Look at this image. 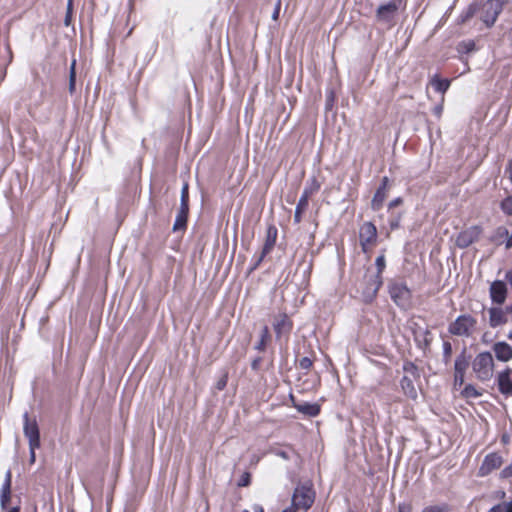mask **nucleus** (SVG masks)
Returning <instances> with one entry per match:
<instances>
[{"instance_id": "26", "label": "nucleus", "mask_w": 512, "mask_h": 512, "mask_svg": "<svg viewBox=\"0 0 512 512\" xmlns=\"http://www.w3.org/2000/svg\"><path fill=\"white\" fill-rule=\"evenodd\" d=\"M76 61L73 60L70 66V75H69V91L73 93L75 91V81H76V72H75Z\"/></svg>"}, {"instance_id": "19", "label": "nucleus", "mask_w": 512, "mask_h": 512, "mask_svg": "<svg viewBox=\"0 0 512 512\" xmlns=\"http://www.w3.org/2000/svg\"><path fill=\"white\" fill-rule=\"evenodd\" d=\"M189 212V206L188 205H180L177 217L175 219V223L173 225V230H181L184 229L187 223V216Z\"/></svg>"}, {"instance_id": "41", "label": "nucleus", "mask_w": 512, "mask_h": 512, "mask_svg": "<svg viewBox=\"0 0 512 512\" xmlns=\"http://www.w3.org/2000/svg\"><path fill=\"white\" fill-rule=\"evenodd\" d=\"M506 172L508 173L509 175V179L511 180L512 182V159L509 161L508 163V166L506 168Z\"/></svg>"}, {"instance_id": "17", "label": "nucleus", "mask_w": 512, "mask_h": 512, "mask_svg": "<svg viewBox=\"0 0 512 512\" xmlns=\"http://www.w3.org/2000/svg\"><path fill=\"white\" fill-rule=\"evenodd\" d=\"M294 407L298 412L310 417H315L320 413V405L317 403H294Z\"/></svg>"}, {"instance_id": "45", "label": "nucleus", "mask_w": 512, "mask_h": 512, "mask_svg": "<svg viewBox=\"0 0 512 512\" xmlns=\"http://www.w3.org/2000/svg\"><path fill=\"white\" fill-rule=\"evenodd\" d=\"M7 512H20V508L19 507H13V508L9 509Z\"/></svg>"}, {"instance_id": "43", "label": "nucleus", "mask_w": 512, "mask_h": 512, "mask_svg": "<svg viewBox=\"0 0 512 512\" xmlns=\"http://www.w3.org/2000/svg\"><path fill=\"white\" fill-rule=\"evenodd\" d=\"M398 512H410V506L408 505H399Z\"/></svg>"}, {"instance_id": "16", "label": "nucleus", "mask_w": 512, "mask_h": 512, "mask_svg": "<svg viewBox=\"0 0 512 512\" xmlns=\"http://www.w3.org/2000/svg\"><path fill=\"white\" fill-rule=\"evenodd\" d=\"M276 239H277V229H276V227L269 226L267 228L266 240H265V243H264V246H263V250H262V254H261L260 260H262V258L266 254L270 253V251L275 246Z\"/></svg>"}, {"instance_id": "25", "label": "nucleus", "mask_w": 512, "mask_h": 512, "mask_svg": "<svg viewBox=\"0 0 512 512\" xmlns=\"http://www.w3.org/2000/svg\"><path fill=\"white\" fill-rule=\"evenodd\" d=\"M461 394L465 398H477L482 395V393L471 384L466 385Z\"/></svg>"}, {"instance_id": "11", "label": "nucleus", "mask_w": 512, "mask_h": 512, "mask_svg": "<svg viewBox=\"0 0 512 512\" xmlns=\"http://www.w3.org/2000/svg\"><path fill=\"white\" fill-rule=\"evenodd\" d=\"M389 293L398 306L404 307L408 304L410 291L405 285L401 283H394L390 286Z\"/></svg>"}, {"instance_id": "44", "label": "nucleus", "mask_w": 512, "mask_h": 512, "mask_svg": "<svg viewBox=\"0 0 512 512\" xmlns=\"http://www.w3.org/2000/svg\"><path fill=\"white\" fill-rule=\"evenodd\" d=\"M444 350L447 355L451 353V345L449 343L444 344Z\"/></svg>"}, {"instance_id": "33", "label": "nucleus", "mask_w": 512, "mask_h": 512, "mask_svg": "<svg viewBox=\"0 0 512 512\" xmlns=\"http://www.w3.org/2000/svg\"><path fill=\"white\" fill-rule=\"evenodd\" d=\"M464 383V374L463 373H457L455 372V375H454V385L457 386H461L463 385Z\"/></svg>"}, {"instance_id": "29", "label": "nucleus", "mask_w": 512, "mask_h": 512, "mask_svg": "<svg viewBox=\"0 0 512 512\" xmlns=\"http://www.w3.org/2000/svg\"><path fill=\"white\" fill-rule=\"evenodd\" d=\"M189 200V192H188V183H184L181 189V203L180 205H188Z\"/></svg>"}, {"instance_id": "5", "label": "nucleus", "mask_w": 512, "mask_h": 512, "mask_svg": "<svg viewBox=\"0 0 512 512\" xmlns=\"http://www.w3.org/2000/svg\"><path fill=\"white\" fill-rule=\"evenodd\" d=\"M508 0H489L483 5L482 20L487 26H492L502 12Z\"/></svg>"}, {"instance_id": "46", "label": "nucleus", "mask_w": 512, "mask_h": 512, "mask_svg": "<svg viewBox=\"0 0 512 512\" xmlns=\"http://www.w3.org/2000/svg\"><path fill=\"white\" fill-rule=\"evenodd\" d=\"M254 512H264L263 508L261 506H256L254 508Z\"/></svg>"}, {"instance_id": "20", "label": "nucleus", "mask_w": 512, "mask_h": 512, "mask_svg": "<svg viewBox=\"0 0 512 512\" xmlns=\"http://www.w3.org/2000/svg\"><path fill=\"white\" fill-rule=\"evenodd\" d=\"M489 316V322L492 327H496L506 322L505 312L501 308H491L489 310Z\"/></svg>"}, {"instance_id": "21", "label": "nucleus", "mask_w": 512, "mask_h": 512, "mask_svg": "<svg viewBox=\"0 0 512 512\" xmlns=\"http://www.w3.org/2000/svg\"><path fill=\"white\" fill-rule=\"evenodd\" d=\"M274 329L278 335L288 333L291 329V322L286 315H280L275 323Z\"/></svg>"}, {"instance_id": "23", "label": "nucleus", "mask_w": 512, "mask_h": 512, "mask_svg": "<svg viewBox=\"0 0 512 512\" xmlns=\"http://www.w3.org/2000/svg\"><path fill=\"white\" fill-rule=\"evenodd\" d=\"M431 84L437 92L445 93L450 86V81L447 79H440L437 76H435L431 80Z\"/></svg>"}, {"instance_id": "38", "label": "nucleus", "mask_w": 512, "mask_h": 512, "mask_svg": "<svg viewBox=\"0 0 512 512\" xmlns=\"http://www.w3.org/2000/svg\"><path fill=\"white\" fill-rule=\"evenodd\" d=\"M71 9H72V0H68L67 15H66V18H65V24L66 25H69Z\"/></svg>"}, {"instance_id": "31", "label": "nucleus", "mask_w": 512, "mask_h": 512, "mask_svg": "<svg viewBox=\"0 0 512 512\" xmlns=\"http://www.w3.org/2000/svg\"><path fill=\"white\" fill-rule=\"evenodd\" d=\"M502 208L505 212L509 213V214H512V196L511 197H508L506 198L503 202H502Z\"/></svg>"}, {"instance_id": "13", "label": "nucleus", "mask_w": 512, "mask_h": 512, "mask_svg": "<svg viewBox=\"0 0 512 512\" xmlns=\"http://www.w3.org/2000/svg\"><path fill=\"white\" fill-rule=\"evenodd\" d=\"M507 288L502 281H495L491 284L490 294L494 302L502 304L506 299Z\"/></svg>"}, {"instance_id": "48", "label": "nucleus", "mask_w": 512, "mask_h": 512, "mask_svg": "<svg viewBox=\"0 0 512 512\" xmlns=\"http://www.w3.org/2000/svg\"><path fill=\"white\" fill-rule=\"evenodd\" d=\"M508 36H509L510 39H512V27L508 31Z\"/></svg>"}, {"instance_id": "7", "label": "nucleus", "mask_w": 512, "mask_h": 512, "mask_svg": "<svg viewBox=\"0 0 512 512\" xmlns=\"http://www.w3.org/2000/svg\"><path fill=\"white\" fill-rule=\"evenodd\" d=\"M23 419V432L28 439L29 446L40 447V432L36 419L30 418L27 412L23 415Z\"/></svg>"}, {"instance_id": "32", "label": "nucleus", "mask_w": 512, "mask_h": 512, "mask_svg": "<svg viewBox=\"0 0 512 512\" xmlns=\"http://www.w3.org/2000/svg\"><path fill=\"white\" fill-rule=\"evenodd\" d=\"M249 484H250V474L246 472L242 475L238 485L245 487V486H248Z\"/></svg>"}, {"instance_id": "18", "label": "nucleus", "mask_w": 512, "mask_h": 512, "mask_svg": "<svg viewBox=\"0 0 512 512\" xmlns=\"http://www.w3.org/2000/svg\"><path fill=\"white\" fill-rule=\"evenodd\" d=\"M386 183H387V178L385 177L383 179L382 186H380L377 189V191L372 199L371 206H372L373 210H379L382 207V205L387 197Z\"/></svg>"}, {"instance_id": "35", "label": "nucleus", "mask_w": 512, "mask_h": 512, "mask_svg": "<svg viewBox=\"0 0 512 512\" xmlns=\"http://www.w3.org/2000/svg\"><path fill=\"white\" fill-rule=\"evenodd\" d=\"M39 447H33L32 446H29V451H30V456H29V463L30 464H34L35 461H36V453H35V450L38 449Z\"/></svg>"}, {"instance_id": "4", "label": "nucleus", "mask_w": 512, "mask_h": 512, "mask_svg": "<svg viewBox=\"0 0 512 512\" xmlns=\"http://www.w3.org/2000/svg\"><path fill=\"white\" fill-rule=\"evenodd\" d=\"M477 321L470 315H461L449 326V332L456 336L469 337L476 329Z\"/></svg>"}, {"instance_id": "1", "label": "nucleus", "mask_w": 512, "mask_h": 512, "mask_svg": "<svg viewBox=\"0 0 512 512\" xmlns=\"http://www.w3.org/2000/svg\"><path fill=\"white\" fill-rule=\"evenodd\" d=\"M404 375L401 380V388L406 396L411 399H416L418 396L415 383L420 378V372L418 367L410 362L406 361L403 364Z\"/></svg>"}, {"instance_id": "22", "label": "nucleus", "mask_w": 512, "mask_h": 512, "mask_svg": "<svg viewBox=\"0 0 512 512\" xmlns=\"http://www.w3.org/2000/svg\"><path fill=\"white\" fill-rule=\"evenodd\" d=\"M307 206H308V194H307V192H305L299 199L296 209H295V214H294L295 223H299L301 221L302 213L306 210Z\"/></svg>"}, {"instance_id": "6", "label": "nucleus", "mask_w": 512, "mask_h": 512, "mask_svg": "<svg viewBox=\"0 0 512 512\" xmlns=\"http://www.w3.org/2000/svg\"><path fill=\"white\" fill-rule=\"evenodd\" d=\"M359 238L362 250L368 252L377 241L376 226L371 222L363 223L359 230Z\"/></svg>"}, {"instance_id": "39", "label": "nucleus", "mask_w": 512, "mask_h": 512, "mask_svg": "<svg viewBox=\"0 0 512 512\" xmlns=\"http://www.w3.org/2000/svg\"><path fill=\"white\" fill-rule=\"evenodd\" d=\"M501 476L504 478L511 477L512 476V466L506 467L502 470Z\"/></svg>"}, {"instance_id": "34", "label": "nucleus", "mask_w": 512, "mask_h": 512, "mask_svg": "<svg viewBox=\"0 0 512 512\" xmlns=\"http://www.w3.org/2000/svg\"><path fill=\"white\" fill-rule=\"evenodd\" d=\"M280 8H281V0H277L275 9L272 14V19L275 21L278 20V18H279Z\"/></svg>"}, {"instance_id": "47", "label": "nucleus", "mask_w": 512, "mask_h": 512, "mask_svg": "<svg viewBox=\"0 0 512 512\" xmlns=\"http://www.w3.org/2000/svg\"><path fill=\"white\" fill-rule=\"evenodd\" d=\"M278 455H280L281 457L287 459V454L285 452H279Z\"/></svg>"}, {"instance_id": "51", "label": "nucleus", "mask_w": 512, "mask_h": 512, "mask_svg": "<svg viewBox=\"0 0 512 512\" xmlns=\"http://www.w3.org/2000/svg\"><path fill=\"white\" fill-rule=\"evenodd\" d=\"M509 339H512V331L508 335Z\"/></svg>"}, {"instance_id": "24", "label": "nucleus", "mask_w": 512, "mask_h": 512, "mask_svg": "<svg viewBox=\"0 0 512 512\" xmlns=\"http://www.w3.org/2000/svg\"><path fill=\"white\" fill-rule=\"evenodd\" d=\"M469 366V360L464 353L459 355L455 360V372L465 374L466 369Z\"/></svg>"}, {"instance_id": "52", "label": "nucleus", "mask_w": 512, "mask_h": 512, "mask_svg": "<svg viewBox=\"0 0 512 512\" xmlns=\"http://www.w3.org/2000/svg\"><path fill=\"white\" fill-rule=\"evenodd\" d=\"M242 512H249V511H248V510H244V511H242Z\"/></svg>"}, {"instance_id": "15", "label": "nucleus", "mask_w": 512, "mask_h": 512, "mask_svg": "<svg viewBox=\"0 0 512 512\" xmlns=\"http://www.w3.org/2000/svg\"><path fill=\"white\" fill-rule=\"evenodd\" d=\"M496 358L500 361H508L512 358V347L506 342H498L493 346Z\"/></svg>"}, {"instance_id": "14", "label": "nucleus", "mask_w": 512, "mask_h": 512, "mask_svg": "<svg viewBox=\"0 0 512 512\" xmlns=\"http://www.w3.org/2000/svg\"><path fill=\"white\" fill-rule=\"evenodd\" d=\"M499 390L503 394L512 393V370L507 368L498 375Z\"/></svg>"}, {"instance_id": "10", "label": "nucleus", "mask_w": 512, "mask_h": 512, "mask_svg": "<svg viewBox=\"0 0 512 512\" xmlns=\"http://www.w3.org/2000/svg\"><path fill=\"white\" fill-rule=\"evenodd\" d=\"M503 461L502 457L497 453H490L485 456L479 471L478 475L480 477H485L489 475L492 471L501 467Z\"/></svg>"}, {"instance_id": "9", "label": "nucleus", "mask_w": 512, "mask_h": 512, "mask_svg": "<svg viewBox=\"0 0 512 512\" xmlns=\"http://www.w3.org/2000/svg\"><path fill=\"white\" fill-rule=\"evenodd\" d=\"M480 234V228L477 226H472L470 228L463 230L457 235L455 239V244L459 248H467L468 246H470L472 243L479 239Z\"/></svg>"}, {"instance_id": "50", "label": "nucleus", "mask_w": 512, "mask_h": 512, "mask_svg": "<svg viewBox=\"0 0 512 512\" xmlns=\"http://www.w3.org/2000/svg\"><path fill=\"white\" fill-rule=\"evenodd\" d=\"M506 310L512 313V306L511 307H507Z\"/></svg>"}, {"instance_id": "3", "label": "nucleus", "mask_w": 512, "mask_h": 512, "mask_svg": "<svg viewBox=\"0 0 512 512\" xmlns=\"http://www.w3.org/2000/svg\"><path fill=\"white\" fill-rule=\"evenodd\" d=\"M315 499V492L311 485H298L292 495L291 504L296 506L300 511L307 512L312 506Z\"/></svg>"}, {"instance_id": "2", "label": "nucleus", "mask_w": 512, "mask_h": 512, "mask_svg": "<svg viewBox=\"0 0 512 512\" xmlns=\"http://www.w3.org/2000/svg\"><path fill=\"white\" fill-rule=\"evenodd\" d=\"M472 369L478 380H490L494 372V361L491 353L483 352L478 354L472 362Z\"/></svg>"}, {"instance_id": "37", "label": "nucleus", "mask_w": 512, "mask_h": 512, "mask_svg": "<svg viewBox=\"0 0 512 512\" xmlns=\"http://www.w3.org/2000/svg\"><path fill=\"white\" fill-rule=\"evenodd\" d=\"M226 384H227V376H226V375H224V376H223V377H222V378L217 382L216 387H217V389L222 390V389H224V388H225Z\"/></svg>"}, {"instance_id": "40", "label": "nucleus", "mask_w": 512, "mask_h": 512, "mask_svg": "<svg viewBox=\"0 0 512 512\" xmlns=\"http://www.w3.org/2000/svg\"><path fill=\"white\" fill-rule=\"evenodd\" d=\"M401 203H402L401 198H396V199L392 200V201L389 203V208L391 209V208H393V207H395V206H397V205H400Z\"/></svg>"}, {"instance_id": "12", "label": "nucleus", "mask_w": 512, "mask_h": 512, "mask_svg": "<svg viewBox=\"0 0 512 512\" xmlns=\"http://www.w3.org/2000/svg\"><path fill=\"white\" fill-rule=\"evenodd\" d=\"M12 473L7 470L5 479L0 490V506L3 510L7 509V505L11 499Z\"/></svg>"}, {"instance_id": "36", "label": "nucleus", "mask_w": 512, "mask_h": 512, "mask_svg": "<svg viewBox=\"0 0 512 512\" xmlns=\"http://www.w3.org/2000/svg\"><path fill=\"white\" fill-rule=\"evenodd\" d=\"M300 366L303 368V369H308L312 366V361L307 358V357H304L303 359H301L300 361Z\"/></svg>"}, {"instance_id": "28", "label": "nucleus", "mask_w": 512, "mask_h": 512, "mask_svg": "<svg viewBox=\"0 0 512 512\" xmlns=\"http://www.w3.org/2000/svg\"><path fill=\"white\" fill-rule=\"evenodd\" d=\"M488 512H512V502L495 505Z\"/></svg>"}, {"instance_id": "27", "label": "nucleus", "mask_w": 512, "mask_h": 512, "mask_svg": "<svg viewBox=\"0 0 512 512\" xmlns=\"http://www.w3.org/2000/svg\"><path fill=\"white\" fill-rule=\"evenodd\" d=\"M422 512H449V506L447 504L429 505Z\"/></svg>"}, {"instance_id": "42", "label": "nucleus", "mask_w": 512, "mask_h": 512, "mask_svg": "<svg viewBox=\"0 0 512 512\" xmlns=\"http://www.w3.org/2000/svg\"><path fill=\"white\" fill-rule=\"evenodd\" d=\"M266 335H267V328H265V329H264V334H263V336H262L261 343H259V345L257 346V348H258L259 350H262V349H263V347H264V340H265Z\"/></svg>"}, {"instance_id": "30", "label": "nucleus", "mask_w": 512, "mask_h": 512, "mask_svg": "<svg viewBox=\"0 0 512 512\" xmlns=\"http://www.w3.org/2000/svg\"><path fill=\"white\" fill-rule=\"evenodd\" d=\"M375 264H376V267H377L378 274H381L383 272L385 266H386L384 255L378 256L376 258Z\"/></svg>"}, {"instance_id": "8", "label": "nucleus", "mask_w": 512, "mask_h": 512, "mask_svg": "<svg viewBox=\"0 0 512 512\" xmlns=\"http://www.w3.org/2000/svg\"><path fill=\"white\" fill-rule=\"evenodd\" d=\"M403 0H391L388 3L382 4L376 11V18L383 23H390L396 16Z\"/></svg>"}, {"instance_id": "49", "label": "nucleus", "mask_w": 512, "mask_h": 512, "mask_svg": "<svg viewBox=\"0 0 512 512\" xmlns=\"http://www.w3.org/2000/svg\"><path fill=\"white\" fill-rule=\"evenodd\" d=\"M258 365V361H254L253 364H252V367L255 369Z\"/></svg>"}]
</instances>
